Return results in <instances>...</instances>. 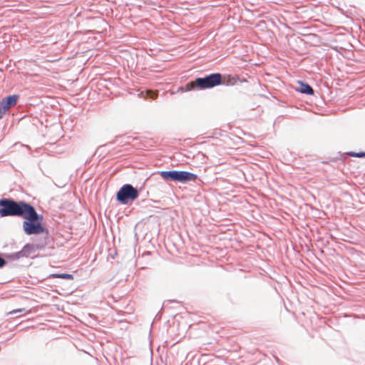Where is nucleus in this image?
<instances>
[{"instance_id":"obj_4","label":"nucleus","mask_w":365,"mask_h":365,"mask_svg":"<svg viewBox=\"0 0 365 365\" xmlns=\"http://www.w3.org/2000/svg\"><path fill=\"white\" fill-rule=\"evenodd\" d=\"M138 197V190L130 185H123L117 193V199L123 204L129 200H134Z\"/></svg>"},{"instance_id":"obj_12","label":"nucleus","mask_w":365,"mask_h":365,"mask_svg":"<svg viewBox=\"0 0 365 365\" xmlns=\"http://www.w3.org/2000/svg\"><path fill=\"white\" fill-rule=\"evenodd\" d=\"M24 310V309H14L12 311H10L9 312H8V314H14L17 312H21Z\"/></svg>"},{"instance_id":"obj_7","label":"nucleus","mask_w":365,"mask_h":365,"mask_svg":"<svg viewBox=\"0 0 365 365\" xmlns=\"http://www.w3.org/2000/svg\"><path fill=\"white\" fill-rule=\"evenodd\" d=\"M299 84L300 88L298 89V91H300L301 93L310 95H312L314 93L312 88L307 83L300 82Z\"/></svg>"},{"instance_id":"obj_14","label":"nucleus","mask_w":365,"mask_h":365,"mask_svg":"<svg viewBox=\"0 0 365 365\" xmlns=\"http://www.w3.org/2000/svg\"><path fill=\"white\" fill-rule=\"evenodd\" d=\"M140 96H141L142 97H143V98H145V94H144V92H143V91H142V92L140 93Z\"/></svg>"},{"instance_id":"obj_1","label":"nucleus","mask_w":365,"mask_h":365,"mask_svg":"<svg viewBox=\"0 0 365 365\" xmlns=\"http://www.w3.org/2000/svg\"><path fill=\"white\" fill-rule=\"evenodd\" d=\"M0 215L21 216L26 219L23 222V229L26 234L38 235L46 231L41 222L43 216L36 212L34 207L24 202H16L12 200L2 199L0 200Z\"/></svg>"},{"instance_id":"obj_11","label":"nucleus","mask_w":365,"mask_h":365,"mask_svg":"<svg viewBox=\"0 0 365 365\" xmlns=\"http://www.w3.org/2000/svg\"><path fill=\"white\" fill-rule=\"evenodd\" d=\"M349 155L353 157L363 158L365 157V153H354L351 152L349 153Z\"/></svg>"},{"instance_id":"obj_13","label":"nucleus","mask_w":365,"mask_h":365,"mask_svg":"<svg viewBox=\"0 0 365 365\" xmlns=\"http://www.w3.org/2000/svg\"><path fill=\"white\" fill-rule=\"evenodd\" d=\"M6 264V261L0 257V267H2Z\"/></svg>"},{"instance_id":"obj_9","label":"nucleus","mask_w":365,"mask_h":365,"mask_svg":"<svg viewBox=\"0 0 365 365\" xmlns=\"http://www.w3.org/2000/svg\"><path fill=\"white\" fill-rule=\"evenodd\" d=\"M51 277L53 278H61V279H73V276L72 274H66V273L53 274H51Z\"/></svg>"},{"instance_id":"obj_2","label":"nucleus","mask_w":365,"mask_h":365,"mask_svg":"<svg viewBox=\"0 0 365 365\" xmlns=\"http://www.w3.org/2000/svg\"><path fill=\"white\" fill-rule=\"evenodd\" d=\"M160 175L164 180L180 182L192 181L197 179L195 174L187 171H162L160 172Z\"/></svg>"},{"instance_id":"obj_5","label":"nucleus","mask_w":365,"mask_h":365,"mask_svg":"<svg viewBox=\"0 0 365 365\" xmlns=\"http://www.w3.org/2000/svg\"><path fill=\"white\" fill-rule=\"evenodd\" d=\"M18 98L19 96L17 95H12L3 98L0 101V118H3L11 106L16 104Z\"/></svg>"},{"instance_id":"obj_6","label":"nucleus","mask_w":365,"mask_h":365,"mask_svg":"<svg viewBox=\"0 0 365 365\" xmlns=\"http://www.w3.org/2000/svg\"><path fill=\"white\" fill-rule=\"evenodd\" d=\"M37 246L32 244H26L21 251L18 252L16 255L17 258L32 257L36 252Z\"/></svg>"},{"instance_id":"obj_8","label":"nucleus","mask_w":365,"mask_h":365,"mask_svg":"<svg viewBox=\"0 0 365 365\" xmlns=\"http://www.w3.org/2000/svg\"><path fill=\"white\" fill-rule=\"evenodd\" d=\"M197 87L195 85V81L189 82L184 87H181L180 91H190Z\"/></svg>"},{"instance_id":"obj_3","label":"nucleus","mask_w":365,"mask_h":365,"mask_svg":"<svg viewBox=\"0 0 365 365\" xmlns=\"http://www.w3.org/2000/svg\"><path fill=\"white\" fill-rule=\"evenodd\" d=\"M222 83V76L220 73H212L205 78H197L195 79V85L200 89H205L218 86Z\"/></svg>"},{"instance_id":"obj_10","label":"nucleus","mask_w":365,"mask_h":365,"mask_svg":"<svg viewBox=\"0 0 365 365\" xmlns=\"http://www.w3.org/2000/svg\"><path fill=\"white\" fill-rule=\"evenodd\" d=\"M145 95L147 96H148L149 98H150L151 99L154 100V99L157 98L158 93L157 91H153L148 90L145 92Z\"/></svg>"}]
</instances>
